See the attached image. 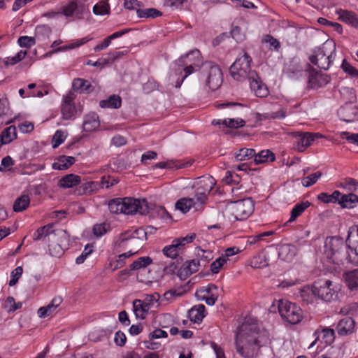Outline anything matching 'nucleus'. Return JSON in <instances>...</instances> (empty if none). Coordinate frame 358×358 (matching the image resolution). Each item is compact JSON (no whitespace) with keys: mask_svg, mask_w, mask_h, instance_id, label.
Here are the masks:
<instances>
[{"mask_svg":"<svg viewBox=\"0 0 358 358\" xmlns=\"http://www.w3.org/2000/svg\"><path fill=\"white\" fill-rule=\"evenodd\" d=\"M249 265L252 268H259L267 266L268 263L264 255L258 254L250 259Z\"/></svg>","mask_w":358,"mask_h":358,"instance_id":"nucleus-45","label":"nucleus"},{"mask_svg":"<svg viewBox=\"0 0 358 358\" xmlns=\"http://www.w3.org/2000/svg\"><path fill=\"white\" fill-rule=\"evenodd\" d=\"M52 33V29L48 25H38L35 29V39L43 40L49 37Z\"/></svg>","mask_w":358,"mask_h":358,"instance_id":"nucleus-46","label":"nucleus"},{"mask_svg":"<svg viewBox=\"0 0 358 358\" xmlns=\"http://www.w3.org/2000/svg\"><path fill=\"white\" fill-rule=\"evenodd\" d=\"M206 85L212 90L218 89L223 81L220 67L212 62H205L201 66V76Z\"/></svg>","mask_w":358,"mask_h":358,"instance_id":"nucleus-6","label":"nucleus"},{"mask_svg":"<svg viewBox=\"0 0 358 358\" xmlns=\"http://www.w3.org/2000/svg\"><path fill=\"white\" fill-rule=\"evenodd\" d=\"M336 13L338 15L340 20L353 27L358 28V17L355 13L340 9L336 11Z\"/></svg>","mask_w":358,"mask_h":358,"instance_id":"nucleus-20","label":"nucleus"},{"mask_svg":"<svg viewBox=\"0 0 358 358\" xmlns=\"http://www.w3.org/2000/svg\"><path fill=\"white\" fill-rule=\"evenodd\" d=\"M136 14L139 18H155L162 15V12L156 8L136 9Z\"/></svg>","mask_w":358,"mask_h":358,"instance_id":"nucleus-41","label":"nucleus"},{"mask_svg":"<svg viewBox=\"0 0 358 358\" xmlns=\"http://www.w3.org/2000/svg\"><path fill=\"white\" fill-rule=\"evenodd\" d=\"M62 302V299L60 296L54 297L51 302L46 306L41 307L38 310V317L45 318L55 312L57 307L60 306Z\"/></svg>","mask_w":358,"mask_h":358,"instance_id":"nucleus-18","label":"nucleus"},{"mask_svg":"<svg viewBox=\"0 0 358 358\" xmlns=\"http://www.w3.org/2000/svg\"><path fill=\"white\" fill-rule=\"evenodd\" d=\"M124 233H128V235L134 237L135 239L134 241L137 242L136 243H138L140 242L143 243V241L147 239V233L142 228L136 229L133 231H124Z\"/></svg>","mask_w":358,"mask_h":358,"instance_id":"nucleus-50","label":"nucleus"},{"mask_svg":"<svg viewBox=\"0 0 358 358\" xmlns=\"http://www.w3.org/2000/svg\"><path fill=\"white\" fill-rule=\"evenodd\" d=\"M143 206L146 208V210L145 213H138L141 215L150 214V216L153 217H158L164 220L171 218V215L163 206H157L151 203H148L145 199L141 200V206Z\"/></svg>","mask_w":358,"mask_h":358,"instance_id":"nucleus-14","label":"nucleus"},{"mask_svg":"<svg viewBox=\"0 0 358 358\" xmlns=\"http://www.w3.org/2000/svg\"><path fill=\"white\" fill-rule=\"evenodd\" d=\"M122 100L120 96L113 94L108 99L101 100L99 102V106L103 108H119L121 106Z\"/></svg>","mask_w":358,"mask_h":358,"instance_id":"nucleus-34","label":"nucleus"},{"mask_svg":"<svg viewBox=\"0 0 358 358\" xmlns=\"http://www.w3.org/2000/svg\"><path fill=\"white\" fill-rule=\"evenodd\" d=\"M29 197L27 194H23L17 198L13 204V210L15 212H21L24 210L29 205Z\"/></svg>","mask_w":358,"mask_h":358,"instance_id":"nucleus-40","label":"nucleus"},{"mask_svg":"<svg viewBox=\"0 0 358 358\" xmlns=\"http://www.w3.org/2000/svg\"><path fill=\"white\" fill-rule=\"evenodd\" d=\"M286 116V110L280 108L278 111L271 112L270 113L259 114L257 113V117L259 120L266 119H275V118H284Z\"/></svg>","mask_w":358,"mask_h":358,"instance_id":"nucleus-48","label":"nucleus"},{"mask_svg":"<svg viewBox=\"0 0 358 358\" xmlns=\"http://www.w3.org/2000/svg\"><path fill=\"white\" fill-rule=\"evenodd\" d=\"M295 136L297 138V149L299 151L303 152L316 138H321L322 136L320 133L297 132Z\"/></svg>","mask_w":358,"mask_h":358,"instance_id":"nucleus-15","label":"nucleus"},{"mask_svg":"<svg viewBox=\"0 0 358 358\" xmlns=\"http://www.w3.org/2000/svg\"><path fill=\"white\" fill-rule=\"evenodd\" d=\"M310 206V203L308 201L296 204L291 211V216L288 222H291L294 221Z\"/></svg>","mask_w":358,"mask_h":358,"instance_id":"nucleus-38","label":"nucleus"},{"mask_svg":"<svg viewBox=\"0 0 358 358\" xmlns=\"http://www.w3.org/2000/svg\"><path fill=\"white\" fill-rule=\"evenodd\" d=\"M341 68L345 73H348L351 77L358 78V70L351 66L345 59L343 61Z\"/></svg>","mask_w":358,"mask_h":358,"instance_id":"nucleus-55","label":"nucleus"},{"mask_svg":"<svg viewBox=\"0 0 358 358\" xmlns=\"http://www.w3.org/2000/svg\"><path fill=\"white\" fill-rule=\"evenodd\" d=\"M345 282L350 289H358V270L355 269L345 272L343 274Z\"/></svg>","mask_w":358,"mask_h":358,"instance_id":"nucleus-32","label":"nucleus"},{"mask_svg":"<svg viewBox=\"0 0 358 358\" xmlns=\"http://www.w3.org/2000/svg\"><path fill=\"white\" fill-rule=\"evenodd\" d=\"M265 340L257 320L246 318L235 334L236 352L243 358L255 357L259 354Z\"/></svg>","mask_w":358,"mask_h":358,"instance_id":"nucleus-1","label":"nucleus"},{"mask_svg":"<svg viewBox=\"0 0 358 358\" xmlns=\"http://www.w3.org/2000/svg\"><path fill=\"white\" fill-rule=\"evenodd\" d=\"M200 266V260L194 259L191 261L185 262L181 268L178 270V275L180 278H187L192 273L196 272Z\"/></svg>","mask_w":358,"mask_h":358,"instance_id":"nucleus-17","label":"nucleus"},{"mask_svg":"<svg viewBox=\"0 0 358 358\" xmlns=\"http://www.w3.org/2000/svg\"><path fill=\"white\" fill-rule=\"evenodd\" d=\"M222 124L229 128H240L245 125V121L242 119H225Z\"/></svg>","mask_w":358,"mask_h":358,"instance_id":"nucleus-58","label":"nucleus"},{"mask_svg":"<svg viewBox=\"0 0 358 358\" xmlns=\"http://www.w3.org/2000/svg\"><path fill=\"white\" fill-rule=\"evenodd\" d=\"M195 204L193 199L182 198L176 203V209L180 210L183 213H187Z\"/></svg>","mask_w":358,"mask_h":358,"instance_id":"nucleus-39","label":"nucleus"},{"mask_svg":"<svg viewBox=\"0 0 358 358\" xmlns=\"http://www.w3.org/2000/svg\"><path fill=\"white\" fill-rule=\"evenodd\" d=\"M72 88L74 91L87 94L90 93L94 90L90 83L83 78H75L72 83Z\"/></svg>","mask_w":358,"mask_h":358,"instance_id":"nucleus-23","label":"nucleus"},{"mask_svg":"<svg viewBox=\"0 0 358 358\" xmlns=\"http://www.w3.org/2000/svg\"><path fill=\"white\" fill-rule=\"evenodd\" d=\"M134 238L128 235V233H122L114 241V245L116 247H131L132 251H138L143 246V243H136Z\"/></svg>","mask_w":358,"mask_h":358,"instance_id":"nucleus-16","label":"nucleus"},{"mask_svg":"<svg viewBox=\"0 0 358 358\" xmlns=\"http://www.w3.org/2000/svg\"><path fill=\"white\" fill-rule=\"evenodd\" d=\"M99 187V184L96 182L90 181L81 184L74 190V194L78 196L91 194L94 192Z\"/></svg>","mask_w":358,"mask_h":358,"instance_id":"nucleus-26","label":"nucleus"},{"mask_svg":"<svg viewBox=\"0 0 358 358\" xmlns=\"http://www.w3.org/2000/svg\"><path fill=\"white\" fill-rule=\"evenodd\" d=\"M66 139V135L64 132L61 130H57L53 136L52 138V147L54 148H57Z\"/></svg>","mask_w":358,"mask_h":358,"instance_id":"nucleus-61","label":"nucleus"},{"mask_svg":"<svg viewBox=\"0 0 358 358\" xmlns=\"http://www.w3.org/2000/svg\"><path fill=\"white\" fill-rule=\"evenodd\" d=\"M315 292L318 299L330 302L337 297L336 286L334 282L327 278H320L314 282Z\"/></svg>","mask_w":358,"mask_h":358,"instance_id":"nucleus-8","label":"nucleus"},{"mask_svg":"<svg viewBox=\"0 0 358 358\" xmlns=\"http://www.w3.org/2000/svg\"><path fill=\"white\" fill-rule=\"evenodd\" d=\"M152 262L150 257H141L133 262L129 266L130 270L136 271L151 264Z\"/></svg>","mask_w":358,"mask_h":358,"instance_id":"nucleus-42","label":"nucleus"},{"mask_svg":"<svg viewBox=\"0 0 358 358\" xmlns=\"http://www.w3.org/2000/svg\"><path fill=\"white\" fill-rule=\"evenodd\" d=\"M99 125L100 122L99 120V116L96 113H91L84 117V121L83 124L84 131L87 132L94 131L97 128H99Z\"/></svg>","mask_w":358,"mask_h":358,"instance_id":"nucleus-19","label":"nucleus"},{"mask_svg":"<svg viewBox=\"0 0 358 358\" xmlns=\"http://www.w3.org/2000/svg\"><path fill=\"white\" fill-rule=\"evenodd\" d=\"M109 4L104 1H101L93 7V13L96 15H103L109 13Z\"/></svg>","mask_w":358,"mask_h":358,"instance_id":"nucleus-53","label":"nucleus"},{"mask_svg":"<svg viewBox=\"0 0 358 358\" xmlns=\"http://www.w3.org/2000/svg\"><path fill=\"white\" fill-rule=\"evenodd\" d=\"M255 155V150L252 148H241L238 152L236 154L235 158L236 161H243L249 159Z\"/></svg>","mask_w":358,"mask_h":358,"instance_id":"nucleus-49","label":"nucleus"},{"mask_svg":"<svg viewBox=\"0 0 358 358\" xmlns=\"http://www.w3.org/2000/svg\"><path fill=\"white\" fill-rule=\"evenodd\" d=\"M336 56V43L327 41L322 45L313 48L309 56L310 62L320 70H328L333 64Z\"/></svg>","mask_w":358,"mask_h":358,"instance_id":"nucleus-3","label":"nucleus"},{"mask_svg":"<svg viewBox=\"0 0 358 358\" xmlns=\"http://www.w3.org/2000/svg\"><path fill=\"white\" fill-rule=\"evenodd\" d=\"M150 307L144 301L136 299L133 301V309L137 318L144 319Z\"/></svg>","mask_w":358,"mask_h":358,"instance_id":"nucleus-24","label":"nucleus"},{"mask_svg":"<svg viewBox=\"0 0 358 358\" xmlns=\"http://www.w3.org/2000/svg\"><path fill=\"white\" fill-rule=\"evenodd\" d=\"M80 176L71 173L62 177L58 185L62 188H70L80 184Z\"/></svg>","mask_w":358,"mask_h":358,"instance_id":"nucleus-25","label":"nucleus"},{"mask_svg":"<svg viewBox=\"0 0 358 358\" xmlns=\"http://www.w3.org/2000/svg\"><path fill=\"white\" fill-rule=\"evenodd\" d=\"M338 204L342 208H351L356 206L358 203V196L353 194L350 193L348 194H342L339 196Z\"/></svg>","mask_w":358,"mask_h":358,"instance_id":"nucleus-28","label":"nucleus"},{"mask_svg":"<svg viewBox=\"0 0 358 358\" xmlns=\"http://www.w3.org/2000/svg\"><path fill=\"white\" fill-rule=\"evenodd\" d=\"M17 43L22 48H29L36 44V39L35 37L23 36L18 38Z\"/></svg>","mask_w":358,"mask_h":358,"instance_id":"nucleus-54","label":"nucleus"},{"mask_svg":"<svg viewBox=\"0 0 358 358\" xmlns=\"http://www.w3.org/2000/svg\"><path fill=\"white\" fill-rule=\"evenodd\" d=\"M217 287L213 284H209L207 287H201L196 292L200 294H206L211 296V294H217Z\"/></svg>","mask_w":358,"mask_h":358,"instance_id":"nucleus-62","label":"nucleus"},{"mask_svg":"<svg viewBox=\"0 0 358 358\" xmlns=\"http://www.w3.org/2000/svg\"><path fill=\"white\" fill-rule=\"evenodd\" d=\"M23 268L22 266H17L10 273V280L9 281V286L12 287L17 284L18 280L22 276Z\"/></svg>","mask_w":358,"mask_h":358,"instance_id":"nucleus-56","label":"nucleus"},{"mask_svg":"<svg viewBox=\"0 0 358 358\" xmlns=\"http://www.w3.org/2000/svg\"><path fill=\"white\" fill-rule=\"evenodd\" d=\"M184 164L178 161L170 160L167 162H161L155 164L152 167L154 169H181Z\"/></svg>","mask_w":358,"mask_h":358,"instance_id":"nucleus-47","label":"nucleus"},{"mask_svg":"<svg viewBox=\"0 0 358 358\" xmlns=\"http://www.w3.org/2000/svg\"><path fill=\"white\" fill-rule=\"evenodd\" d=\"M205 310L206 308L203 304L193 306L188 312L189 318L194 323L201 322L203 318L205 317Z\"/></svg>","mask_w":358,"mask_h":358,"instance_id":"nucleus-29","label":"nucleus"},{"mask_svg":"<svg viewBox=\"0 0 358 358\" xmlns=\"http://www.w3.org/2000/svg\"><path fill=\"white\" fill-rule=\"evenodd\" d=\"M76 15L80 18L81 15L87 10L86 5L82 1H74Z\"/></svg>","mask_w":358,"mask_h":358,"instance_id":"nucleus-64","label":"nucleus"},{"mask_svg":"<svg viewBox=\"0 0 358 358\" xmlns=\"http://www.w3.org/2000/svg\"><path fill=\"white\" fill-rule=\"evenodd\" d=\"M251 57L246 52L230 66L229 72L231 77L237 81L249 80L252 91L258 97H266L268 94V90L264 84L255 71H252L250 64Z\"/></svg>","mask_w":358,"mask_h":358,"instance_id":"nucleus-2","label":"nucleus"},{"mask_svg":"<svg viewBox=\"0 0 358 358\" xmlns=\"http://www.w3.org/2000/svg\"><path fill=\"white\" fill-rule=\"evenodd\" d=\"M75 95L69 92L63 96L61 112L64 120H73L76 117V109L73 103Z\"/></svg>","mask_w":358,"mask_h":358,"instance_id":"nucleus-13","label":"nucleus"},{"mask_svg":"<svg viewBox=\"0 0 358 358\" xmlns=\"http://www.w3.org/2000/svg\"><path fill=\"white\" fill-rule=\"evenodd\" d=\"M327 250L330 252L333 261H336L338 264L350 263L349 257L353 256L352 252L347 251L348 246L345 244L343 239L339 237H332L329 243L326 245Z\"/></svg>","mask_w":358,"mask_h":358,"instance_id":"nucleus-7","label":"nucleus"},{"mask_svg":"<svg viewBox=\"0 0 358 358\" xmlns=\"http://www.w3.org/2000/svg\"><path fill=\"white\" fill-rule=\"evenodd\" d=\"M110 229V224L106 222L96 224L94 225L92 231L96 237H101L106 234Z\"/></svg>","mask_w":358,"mask_h":358,"instance_id":"nucleus-51","label":"nucleus"},{"mask_svg":"<svg viewBox=\"0 0 358 358\" xmlns=\"http://www.w3.org/2000/svg\"><path fill=\"white\" fill-rule=\"evenodd\" d=\"M75 162L76 159L73 157L62 155L56 159L52 167L55 170H65L73 165Z\"/></svg>","mask_w":358,"mask_h":358,"instance_id":"nucleus-22","label":"nucleus"},{"mask_svg":"<svg viewBox=\"0 0 358 358\" xmlns=\"http://www.w3.org/2000/svg\"><path fill=\"white\" fill-rule=\"evenodd\" d=\"M354 326L355 322L352 318L347 317L339 321L336 329L339 335L345 336L353 331Z\"/></svg>","mask_w":358,"mask_h":358,"instance_id":"nucleus-21","label":"nucleus"},{"mask_svg":"<svg viewBox=\"0 0 358 358\" xmlns=\"http://www.w3.org/2000/svg\"><path fill=\"white\" fill-rule=\"evenodd\" d=\"M182 251L181 245L180 243H178L177 241H173L170 245L164 247L162 250L165 256L171 259L177 258Z\"/></svg>","mask_w":358,"mask_h":358,"instance_id":"nucleus-33","label":"nucleus"},{"mask_svg":"<svg viewBox=\"0 0 358 358\" xmlns=\"http://www.w3.org/2000/svg\"><path fill=\"white\" fill-rule=\"evenodd\" d=\"M92 248L93 245L92 244H87L85 245L84 250L83 251L81 255L78 256L76 259V262L77 264H80L85 262L86 258L92 252Z\"/></svg>","mask_w":358,"mask_h":358,"instance_id":"nucleus-60","label":"nucleus"},{"mask_svg":"<svg viewBox=\"0 0 358 358\" xmlns=\"http://www.w3.org/2000/svg\"><path fill=\"white\" fill-rule=\"evenodd\" d=\"M278 310L281 317L292 324H298L303 317L301 308L286 300L279 301Z\"/></svg>","mask_w":358,"mask_h":358,"instance_id":"nucleus-10","label":"nucleus"},{"mask_svg":"<svg viewBox=\"0 0 358 358\" xmlns=\"http://www.w3.org/2000/svg\"><path fill=\"white\" fill-rule=\"evenodd\" d=\"M197 259L203 262L205 264L208 262L210 260L213 259V255L211 251L209 250H203L202 249L199 248L196 253Z\"/></svg>","mask_w":358,"mask_h":358,"instance_id":"nucleus-59","label":"nucleus"},{"mask_svg":"<svg viewBox=\"0 0 358 358\" xmlns=\"http://www.w3.org/2000/svg\"><path fill=\"white\" fill-rule=\"evenodd\" d=\"M196 298L200 301H205L207 305L213 306L218 298V294H211V296H207L206 294H200V293L196 292Z\"/></svg>","mask_w":358,"mask_h":358,"instance_id":"nucleus-57","label":"nucleus"},{"mask_svg":"<svg viewBox=\"0 0 358 358\" xmlns=\"http://www.w3.org/2000/svg\"><path fill=\"white\" fill-rule=\"evenodd\" d=\"M17 138L16 128L15 126H10L5 129L1 135V144H8Z\"/></svg>","mask_w":358,"mask_h":358,"instance_id":"nucleus-37","label":"nucleus"},{"mask_svg":"<svg viewBox=\"0 0 358 358\" xmlns=\"http://www.w3.org/2000/svg\"><path fill=\"white\" fill-rule=\"evenodd\" d=\"M322 339L327 345H330L334 341V331L331 329H323Z\"/></svg>","mask_w":358,"mask_h":358,"instance_id":"nucleus-63","label":"nucleus"},{"mask_svg":"<svg viewBox=\"0 0 358 358\" xmlns=\"http://www.w3.org/2000/svg\"><path fill=\"white\" fill-rule=\"evenodd\" d=\"M108 208L112 213L132 215L145 213L146 208L141 206V200L131 197L115 198L108 203Z\"/></svg>","mask_w":358,"mask_h":358,"instance_id":"nucleus-5","label":"nucleus"},{"mask_svg":"<svg viewBox=\"0 0 358 358\" xmlns=\"http://www.w3.org/2000/svg\"><path fill=\"white\" fill-rule=\"evenodd\" d=\"M215 183V180L210 176H203L196 178L193 187L195 189L194 196L197 202L203 204L206 201L208 195Z\"/></svg>","mask_w":358,"mask_h":358,"instance_id":"nucleus-9","label":"nucleus"},{"mask_svg":"<svg viewBox=\"0 0 358 358\" xmlns=\"http://www.w3.org/2000/svg\"><path fill=\"white\" fill-rule=\"evenodd\" d=\"M49 241L50 242L48 245L50 254L53 257H61L64 254V250L67 249L66 247L61 245L57 242H54L50 238H49Z\"/></svg>","mask_w":358,"mask_h":358,"instance_id":"nucleus-44","label":"nucleus"},{"mask_svg":"<svg viewBox=\"0 0 358 358\" xmlns=\"http://www.w3.org/2000/svg\"><path fill=\"white\" fill-rule=\"evenodd\" d=\"M345 243L353 255L349 257L350 264L355 266L358 265V224L349 228Z\"/></svg>","mask_w":358,"mask_h":358,"instance_id":"nucleus-12","label":"nucleus"},{"mask_svg":"<svg viewBox=\"0 0 358 358\" xmlns=\"http://www.w3.org/2000/svg\"><path fill=\"white\" fill-rule=\"evenodd\" d=\"M296 248L292 244H282L280 246L278 255L282 259L289 262L296 255Z\"/></svg>","mask_w":358,"mask_h":358,"instance_id":"nucleus-27","label":"nucleus"},{"mask_svg":"<svg viewBox=\"0 0 358 358\" xmlns=\"http://www.w3.org/2000/svg\"><path fill=\"white\" fill-rule=\"evenodd\" d=\"M314 283L310 285H306L300 289V297L303 301L307 303L313 302L314 298L317 297L315 292Z\"/></svg>","mask_w":358,"mask_h":358,"instance_id":"nucleus-35","label":"nucleus"},{"mask_svg":"<svg viewBox=\"0 0 358 358\" xmlns=\"http://www.w3.org/2000/svg\"><path fill=\"white\" fill-rule=\"evenodd\" d=\"M54 224H48L42 227L38 228L33 235V239L35 241L41 240L46 236H49V238L52 237L54 234L53 229Z\"/></svg>","mask_w":358,"mask_h":358,"instance_id":"nucleus-31","label":"nucleus"},{"mask_svg":"<svg viewBox=\"0 0 358 358\" xmlns=\"http://www.w3.org/2000/svg\"><path fill=\"white\" fill-rule=\"evenodd\" d=\"M306 71L308 73V85L310 88L318 89L325 86L331 81L329 75L317 71L310 64H308Z\"/></svg>","mask_w":358,"mask_h":358,"instance_id":"nucleus-11","label":"nucleus"},{"mask_svg":"<svg viewBox=\"0 0 358 358\" xmlns=\"http://www.w3.org/2000/svg\"><path fill=\"white\" fill-rule=\"evenodd\" d=\"M225 206L226 210L231 213L236 220H246L253 213L255 205L250 198L235 201H224L219 203V208Z\"/></svg>","mask_w":358,"mask_h":358,"instance_id":"nucleus-4","label":"nucleus"},{"mask_svg":"<svg viewBox=\"0 0 358 358\" xmlns=\"http://www.w3.org/2000/svg\"><path fill=\"white\" fill-rule=\"evenodd\" d=\"M255 164H262L268 162H273L275 159V155L269 150H264L254 156Z\"/></svg>","mask_w":358,"mask_h":358,"instance_id":"nucleus-36","label":"nucleus"},{"mask_svg":"<svg viewBox=\"0 0 358 358\" xmlns=\"http://www.w3.org/2000/svg\"><path fill=\"white\" fill-rule=\"evenodd\" d=\"M50 238L54 241V242H57L62 246L68 248L69 244V235L67 234L66 231L62 229H57L54 231V234L50 237Z\"/></svg>","mask_w":358,"mask_h":358,"instance_id":"nucleus-30","label":"nucleus"},{"mask_svg":"<svg viewBox=\"0 0 358 358\" xmlns=\"http://www.w3.org/2000/svg\"><path fill=\"white\" fill-rule=\"evenodd\" d=\"M341 195V192L339 191H334L331 194H328L327 193H320L317 196V199L324 202V203H338L339 200V196Z\"/></svg>","mask_w":358,"mask_h":358,"instance_id":"nucleus-43","label":"nucleus"},{"mask_svg":"<svg viewBox=\"0 0 358 358\" xmlns=\"http://www.w3.org/2000/svg\"><path fill=\"white\" fill-rule=\"evenodd\" d=\"M322 172L317 171L306 177H304L301 181L302 185L306 187H308L314 185L317 181V180L322 176Z\"/></svg>","mask_w":358,"mask_h":358,"instance_id":"nucleus-52","label":"nucleus"}]
</instances>
